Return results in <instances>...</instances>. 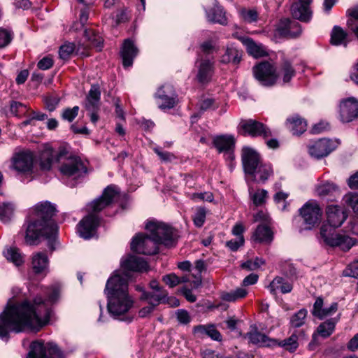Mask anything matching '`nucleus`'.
Here are the masks:
<instances>
[{
	"label": "nucleus",
	"instance_id": "nucleus-24",
	"mask_svg": "<svg viewBox=\"0 0 358 358\" xmlns=\"http://www.w3.org/2000/svg\"><path fill=\"white\" fill-rule=\"evenodd\" d=\"M247 337L251 343L262 347H274L276 343L275 339L261 333L257 327L252 328L248 332Z\"/></svg>",
	"mask_w": 358,
	"mask_h": 358
},
{
	"label": "nucleus",
	"instance_id": "nucleus-57",
	"mask_svg": "<svg viewBox=\"0 0 358 358\" xmlns=\"http://www.w3.org/2000/svg\"><path fill=\"white\" fill-rule=\"evenodd\" d=\"M163 282L169 287H174L181 283V280L175 273H170L162 277Z\"/></svg>",
	"mask_w": 358,
	"mask_h": 358
},
{
	"label": "nucleus",
	"instance_id": "nucleus-54",
	"mask_svg": "<svg viewBox=\"0 0 358 358\" xmlns=\"http://www.w3.org/2000/svg\"><path fill=\"white\" fill-rule=\"evenodd\" d=\"M79 110L80 108L78 106H76L72 108H66L62 111V118L64 120L71 122L78 115Z\"/></svg>",
	"mask_w": 358,
	"mask_h": 358
},
{
	"label": "nucleus",
	"instance_id": "nucleus-55",
	"mask_svg": "<svg viewBox=\"0 0 358 358\" xmlns=\"http://www.w3.org/2000/svg\"><path fill=\"white\" fill-rule=\"evenodd\" d=\"M46 108L49 111H53L55 110L57 106L59 104L60 99L56 95H49L45 96L43 99Z\"/></svg>",
	"mask_w": 358,
	"mask_h": 358
},
{
	"label": "nucleus",
	"instance_id": "nucleus-36",
	"mask_svg": "<svg viewBox=\"0 0 358 358\" xmlns=\"http://www.w3.org/2000/svg\"><path fill=\"white\" fill-rule=\"evenodd\" d=\"M287 124L293 134L299 135L306 130V122L298 115H294L287 118Z\"/></svg>",
	"mask_w": 358,
	"mask_h": 358
},
{
	"label": "nucleus",
	"instance_id": "nucleus-62",
	"mask_svg": "<svg viewBox=\"0 0 358 358\" xmlns=\"http://www.w3.org/2000/svg\"><path fill=\"white\" fill-rule=\"evenodd\" d=\"M155 152L159 156L160 159L164 162L172 161L175 158L174 155L169 152H164L159 148H154Z\"/></svg>",
	"mask_w": 358,
	"mask_h": 358
},
{
	"label": "nucleus",
	"instance_id": "nucleus-14",
	"mask_svg": "<svg viewBox=\"0 0 358 358\" xmlns=\"http://www.w3.org/2000/svg\"><path fill=\"white\" fill-rule=\"evenodd\" d=\"M155 97L159 108L165 110L173 108L177 103V94L171 85H164L157 90Z\"/></svg>",
	"mask_w": 358,
	"mask_h": 358
},
{
	"label": "nucleus",
	"instance_id": "nucleus-64",
	"mask_svg": "<svg viewBox=\"0 0 358 358\" xmlns=\"http://www.w3.org/2000/svg\"><path fill=\"white\" fill-rule=\"evenodd\" d=\"M244 243L243 236H240L238 240H231L227 242L226 245L232 251H236Z\"/></svg>",
	"mask_w": 358,
	"mask_h": 358
},
{
	"label": "nucleus",
	"instance_id": "nucleus-7",
	"mask_svg": "<svg viewBox=\"0 0 358 358\" xmlns=\"http://www.w3.org/2000/svg\"><path fill=\"white\" fill-rule=\"evenodd\" d=\"M27 358H64L57 345L52 343H44L42 341H36L31 343L30 351Z\"/></svg>",
	"mask_w": 358,
	"mask_h": 358
},
{
	"label": "nucleus",
	"instance_id": "nucleus-41",
	"mask_svg": "<svg viewBox=\"0 0 358 358\" xmlns=\"http://www.w3.org/2000/svg\"><path fill=\"white\" fill-rule=\"evenodd\" d=\"M242 54L234 48H227L225 52L222 55L220 62L222 64H229L232 62L234 64H238L241 59Z\"/></svg>",
	"mask_w": 358,
	"mask_h": 358
},
{
	"label": "nucleus",
	"instance_id": "nucleus-13",
	"mask_svg": "<svg viewBox=\"0 0 358 358\" xmlns=\"http://www.w3.org/2000/svg\"><path fill=\"white\" fill-rule=\"evenodd\" d=\"M255 78L264 86L273 85L278 80L276 69L268 62H262L253 67Z\"/></svg>",
	"mask_w": 358,
	"mask_h": 358
},
{
	"label": "nucleus",
	"instance_id": "nucleus-31",
	"mask_svg": "<svg viewBox=\"0 0 358 358\" xmlns=\"http://www.w3.org/2000/svg\"><path fill=\"white\" fill-rule=\"evenodd\" d=\"M292 288V285L290 282L280 276L275 277L268 286L269 292L273 295H276L278 290L282 294L289 293Z\"/></svg>",
	"mask_w": 358,
	"mask_h": 358
},
{
	"label": "nucleus",
	"instance_id": "nucleus-22",
	"mask_svg": "<svg viewBox=\"0 0 358 358\" xmlns=\"http://www.w3.org/2000/svg\"><path fill=\"white\" fill-rule=\"evenodd\" d=\"M138 50L131 39L127 38L124 41L120 55L124 68L132 66L133 60L138 55Z\"/></svg>",
	"mask_w": 358,
	"mask_h": 358
},
{
	"label": "nucleus",
	"instance_id": "nucleus-4",
	"mask_svg": "<svg viewBox=\"0 0 358 358\" xmlns=\"http://www.w3.org/2000/svg\"><path fill=\"white\" fill-rule=\"evenodd\" d=\"M119 197V188L111 185L103 190L100 197L87 206L88 215L83 217L77 226L78 232L80 237L90 239L95 235L100 222L97 213L115 202Z\"/></svg>",
	"mask_w": 358,
	"mask_h": 358
},
{
	"label": "nucleus",
	"instance_id": "nucleus-52",
	"mask_svg": "<svg viewBox=\"0 0 358 358\" xmlns=\"http://www.w3.org/2000/svg\"><path fill=\"white\" fill-rule=\"evenodd\" d=\"M27 110V106L19 101H11L10 102L9 110L10 114L14 116H22L26 113Z\"/></svg>",
	"mask_w": 358,
	"mask_h": 358
},
{
	"label": "nucleus",
	"instance_id": "nucleus-38",
	"mask_svg": "<svg viewBox=\"0 0 358 358\" xmlns=\"http://www.w3.org/2000/svg\"><path fill=\"white\" fill-rule=\"evenodd\" d=\"M253 238L258 243H270L273 240V233L268 226L260 224L256 229Z\"/></svg>",
	"mask_w": 358,
	"mask_h": 358
},
{
	"label": "nucleus",
	"instance_id": "nucleus-28",
	"mask_svg": "<svg viewBox=\"0 0 358 358\" xmlns=\"http://www.w3.org/2000/svg\"><path fill=\"white\" fill-rule=\"evenodd\" d=\"M296 75V71L292 63L287 59H283L276 70L278 79H282L283 83H288Z\"/></svg>",
	"mask_w": 358,
	"mask_h": 358
},
{
	"label": "nucleus",
	"instance_id": "nucleus-2",
	"mask_svg": "<svg viewBox=\"0 0 358 358\" xmlns=\"http://www.w3.org/2000/svg\"><path fill=\"white\" fill-rule=\"evenodd\" d=\"M56 208L49 201L37 203L29 220L27 221L25 242L29 245H37L40 238L48 240V246L55 250L57 234V225L51 220L55 215Z\"/></svg>",
	"mask_w": 358,
	"mask_h": 358
},
{
	"label": "nucleus",
	"instance_id": "nucleus-6",
	"mask_svg": "<svg viewBox=\"0 0 358 358\" xmlns=\"http://www.w3.org/2000/svg\"><path fill=\"white\" fill-rule=\"evenodd\" d=\"M59 171L63 176L78 180L86 175L87 169L79 157L71 156L61 163Z\"/></svg>",
	"mask_w": 358,
	"mask_h": 358
},
{
	"label": "nucleus",
	"instance_id": "nucleus-5",
	"mask_svg": "<svg viewBox=\"0 0 358 358\" xmlns=\"http://www.w3.org/2000/svg\"><path fill=\"white\" fill-rule=\"evenodd\" d=\"M145 228L158 245L163 244L171 247L177 241L176 230L165 223L150 221L146 224Z\"/></svg>",
	"mask_w": 358,
	"mask_h": 358
},
{
	"label": "nucleus",
	"instance_id": "nucleus-53",
	"mask_svg": "<svg viewBox=\"0 0 358 358\" xmlns=\"http://www.w3.org/2000/svg\"><path fill=\"white\" fill-rule=\"evenodd\" d=\"M343 201L345 204L351 207L354 213L358 215V194L348 193L343 197Z\"/></svg>",
	"mask_w": 358,
	"mask_h": 358
},
{
	"label": "nucleus",
	"instance_id": "nucleus-10",
	"mask_svg": "<svg viewBox=\"0 0 358 358\" xmlns=\"http://www.w3.org/2000/svg\"><path fill=\"white\" fill-rule=\"evenodd\" d=\"M131 250L136 253L152 255L157 253L159 248L150 234H138L132 238Z\"/></svg>",
	"mask_w": 358,
	"mask_h": 358
},
{
	"label": "nucleus",
	"instance_id": "nucleus-17",
	"mask_svg": "<svg viewBox=\"0 0 358 358\" xmlns=\"http://www.w3.org/2000/svg\"><path fill=\"white\" fill-rule=\"evenodd\" d=\"M241 158L245 173L255 175V170L261 164L259 155L254 149L245 147L242 149Z\"/></svg>",
	"mask_w": 358,
	"mask_h": 358
},
{
	"label": "nucleus",
	"instance_id": "nucleus-1",
	"mask_svg": "<svg viewBox=\"0 0 358 358\" xmlns=\"http://www.w3.org/2000/svg\"><path fill=\"white\" fill-rule=\"evenodd\" d=\"M60 291L59 285L54 284L43 290L45 299L39 294L32 301L24 300L14 305L8 302L0 315V338H8L10 331H39L49 322L51 306L58 301Z\"/></svg>",
	"mask_w": 358,
	"mask_h": 358
},
{
	"label": "nucleus",
	"instance_id": "nucleus-51",
	"mask_svg": "<svg viewBox=\"0 0 358 358\" xmlns=\"http://www.w3.org/2000/svg\"><path fill=\"white\" fill-rule=\"evenodd\" d=\"M248 294V291L242 287L237 288L236 289L226 293L223 295V299L226 301H236L238 299L244 298Z\"/></svg>",
	"mask_w": 358,
	"mask_h": 358
},
{
	"label": "nucleus",
	"instance_id": "nucleus-48",
	"mask_svg": "<svg viewBox=\"0 0 358 358\" xmlns=\"http://www.w3.org/2000/svg\"><path fill=\"white\" fill-rule=\"evenodd\" d=\"M308 311L305 308L300 309L294 313L290 318V325L293 328H299L302 327L306 320Z\"/></svg>",
	"mask_w": 358,
	"mask_h": 358
},
{
	"label": "nucleus",
	"instance_id": "nucleus-32",
	"mask_svg": "<svg viewBox=\"0 0 358 358\" xmlns=\"http://www.w3.org/2000/svg\"><path fill=\"white\" fill-rule=\"evenodd\" d=\"M299 336H303V331H294L289 338L282 341L275 339V346H279L289 352H294L299 347L298 339Z\"/></svg>",
	"mask_w": 358,
	"mask_h": 358
},
{
	"label": "nucleus",
	"instance_id": "nucleus-56",
	"mask_svg": "<svg viewBox=\"0 0 358 358\" xmlns=\"http://www.w3.org/2000/svg\"><path fill=\"white\" fill-rule=\"evenodd\" d=\"M75 45L73 43H66L62 45L59 50V55L61 59H67L70 55L73 52Z\"/></svg>",
	"mask_w": 358,
	"mask_h": 358
},
{
	"label": "nucleus",
	"instance_id": "nucleus-25",
	"mask_svg": "<svg viewBox=\"0 0 358 358\" xmlns=\"http://www.w3.org/2000/svg\"><path fill=\"white\" fill-rule=\"evenodd\" d=\"M49 260L45 252L34 253L31 257V268L36 274L46 275L48 272Z\"/></svg>",
	"mask_w": 358,
	"mask_h": 358
},
{
	"label": "nucleus",
	"instance_id": "nucleus-20",
	"mask_svg": "<svg viewBox=\"0 0 358 358\" xmlns=\"http://www.w3.org/2000/svg\"><path fill=\"white\" fill-rule=\"evenodd\" d=\"M122 273L129 275L130 271L144 272L148 270V264L143 258L129 255L121 262Z\"/></svg>",
	"mask_w": 358,
	"mask_h": 358
},
{
	"label": "nucleus",
	"instance_id": "nucleus-3",
	"mask_svg": "<svg viewBox=\"0 0 358 358\" xmlns=\"http://www.w3.org/2000/svg\"><path fill=\"white\" fill-rule=\"evenodd\" d=\"M326 213L329 224H323L320 227L318 237L320 241L332 248L338 247L343 251H348L358 243L356 238L335 231V228L341 226L348 217L347 212L343 208L331 205L327 207Z\"/></svg>",
	"mask_w": 358,
	"mask_h": 358
},
{
	"label": "nucleus",
	"instance_id": "nucleus-30",
	"mask_svg": "<svg viewBox=\"0 0 358 358\" xmlns=\"http://www.w3.org/2000/svg\"><path fill=\"white\" fill-rule=\"evenodd\" d=\"M101 90L99 85H92L86 97V110L99 109Z\"/></svg>",
	"mask_w": 358,
	"mask_h": 358
},
{
	"label": "nucleus",
	"instance_id": "nucleus-34",
	"mask_svg": "<svg viewBox=\"0 0 358 358\" xmlns=\"http://www.w3.org/2000/svg\"><path fill=\"white\" fill-rule=\"evenodd\" d=\"M193 332L198 336L206 335L214 341H220L222 335L213 325H198L194 327Z\"/></svg>",
	"mask_w": 358,
	"mask_h": 358
},
{
	"label": "nucleus",
	"instance_id": "nucleus-49",
	"mask_svg": "<svg viewBox=\"0 0 358 358\" xmlns=\"http://www.w3.org/2000/svg\"><path fill=\"white\" fill-rule=\"evenodd\" d=\"M14 212V206L10 203H3L0 205V220L7 223L10 221Z\"/></svg>",
	"mask_w": 358,
	"mask_h": 358
},
{
	"label": "nucleus",
	"instance_id": "nucleus-43",
	"mask_svg": "<svg viewBox=\"0 0 358 358\" xmlns=\"http://www.w3.org/2000/svg\"><path fill=\"white\" fill-rule=\"evenodd\" d=\"M84 35L86 39L90 43V45L100 51L103 48V39L99 34L95 32L93 29H85Z\"/></svg>",
	"mask_w": 358,
	"mask_h": 358
},
{
	"label": "nucleus",
	"instance_id": "nucleus-42",
	"mask_svg": "<svg viewBox=\"0 0 358 358\" xmlns=\"http://www.w3.org/2000/svg\"><path fill=\"white\" fill-rule=\"evenodd\" d=\"M331 43L335 45H347V33L340 27L335 26L331 36Z\"/></svg>",
	"mask_w": 358,
	"mask_h": 358
},
{
	"label": "nucleus",
	"instance_id": "nucleus-47",
	"mask_svg": "<svg viewBox=\"0 0 358 358\" xmlns=\"http://www.w3.org/2000/svg\"><path fill=\"white\" fill-rule=\"evenodd\" d=\"M238 15L242 20L250 24L257 22L259 19V13L254 8H242L239 10Z\"/></svg>",
	"mask_w": 358,
	"mask_h": 358
},
{
	"label": "nucleus",
	"instance_id": "nucleus-37",
	"mask_svg": "<svg viewBox=\"0 0 358 358\" xmlns=\"http://www.w3.org/2000/svg\"><path fill=\"white\" fill-rule=\"evenodd\" d=\"M341 314H338L337 317L329 319L324 322L321 323L317 327V333L320 336L323 338H327L332 334L334 331L336 324L339 321Z\"/></svg>",
	"mask_w": 358,
	"mask_h": 358
},
{
	"label": "nucleus",
	"instance_id": "nucleus-11",
	"mask_svg": "<svg viewBox=\"0 0 358 358\" xmlns=\"http://www.w3.org/2000/svg\"><path fill=\"white\" fill-rule=\"evenodd\" d=\"M108 298V310L113 317L124 315L132 308L134 301L129 295L110 296Z\"/></svg>",
	"mask_w": 358,
	"mask_h": 358
},
{
	"label": "nucleus",
	"instance_id": "nucleus-21",
	"mask_svg": "<svg viewBox=\"0 0 358 358\" xmlns=\"http://www.w3.org/2000/svg\"><path fill=\"white\" fill-rule=\"evenodd\" d=\"M278 34L284 37H297L301 33L300 24L289 19L281 20L276 28Z\"/></svg>",
	"mask_w": 358,
	"mask_h": 358
},
{
	"label": "nucleus",
	"instance_id": "nucleus-19",
	"mask_svg": "<svg viewBox=\"0 0 358 358\" xmlns=\"http://www.w3.org/2000/svg\"><path fill=\"white\" fill-rule=\"evenodd\" d=\"M340 116L343 122L352 121L358 116V100L350 97L343 101L340 104Z\"/></svg>",
	"mask_w": 358,
	"mask_h": 358
},
{
	"label": "nucleus",
	"instance_id": "nucleus-60",
	"mask_svg": "<svg viewBox=\"0 0 358 358\" xmlns=\"http://www.w3.org/2000/svg\"><path fill=\"white\" fill-rule=\"evenodd\" d=\"M176 315L178 322L181 324H187L191 322V317L186 310H177Z\"/></svg>",
	"mask_w": 358,
	"mask_h": 358
},
{
	"label": "nucleus",
	"instance_id": "nucleus-40",
	"mask_svg": "<svg viewBox=\"0 0 358 358\" xmlns=\"http://www.w3.org/2000/svg\"><path fill=\"white\" fill-rule=\"evenodd\" d=\"M54 150L50 147H45L40 154V166L43 170H50L54 160Z\"/></svg>",
	"mask_w": 358,
	"mask_h": 358
},
{
	"label": "nucleus",
	"instance_id": "nucleus-39",
	"mask_svg": "<svg viewBox=\"0 0 358 358\" xmlns=\"http://www.w3.org/2000/svg\"><path fill=\"white\" fill-rule=\"evenodd\" d=\"M273 169L269 164L261 163L255 170V175H252L257 182H265L268 178L273 175Z\"/></svg>",
	"mask_w": 358,
	"mask_h": 358
},
{
	"label": "nucleus",
	"instance_id": "nucleus-9",
	"mask_svg": "<svg viewBox=\"0 0 358 358\" xmlns=\"http://www.w3.org/2000/svg\"><path fill=\"white\" fill-rule=\"evenodd\" d=\"M305 229L310 230L317 227L322 220V211L315 201H308L300 209Z\"/></svg>",
	"mask_w": 358,
	"mask_h": 358
},
{
	"label": "nucleus",
	"instance_id": "nucleus-50",
	"mask_svg": "<svg viewBox=\"0 0 358 358\" xmlns=\"http://www.w3.org/2000/svg\"><path fill=\"white\" fill-rule=\"evenodd\" d=\"M250 196L256 206H259L266 203L268 198V192L264 189H259L255 192L250 191Z\"/></svg>",
	"mask_w": 358,
	"mask_h": 358
},
{
	"label": "nucleus",
	"instance_id": "nucleus-26",
	"mask_svg": "<svg viewBox=\"0 0 358 358\" xmlns=\"http://www.w3.org/2000/svg\"><path fill=\"white\" fill-rule=\"evenodd\" d=\"M310 3L300 1L293 3L291 8L293 17L302 22H308L312 17V11L309 7Z\"/></svg>",
	"mask_w": 358,
	"mask_h": 358
},
{
	"label": "nucleus",
	"instance_id": "nucleus-35",
	"mask_svg": "<svg viewBox=\"0 0 358 358\" xmlns=\"http://www.w3.org/2000/svg\"><path fill=\"white\" fill-rule=\"evenodd\" d=\"M168 293L166 291H161L156 292H148L145 291L143 292V294L140 296L141 300H146L149 304L154 306H157L161 303H165V300Z\"/></svg>",
	"mask_w": 358,
	"mask_h": 358
},
{
	"label": "nucleus",
	"instance_id": "nucleus-12",
	"mask_svg": "<svg viewBox=\"0 0 358 358\" xmlns=\"http://www.w3.org/2000/svg\"><path fill=\"white\" fill-rule=\"evenodd\" d=\"M238 131L244 136H262L266 138L272 135L271 130L266 125L252 119L242 120L238 124Z\"/></svg>",
	"mask_w": 358,
	"mask_h": 358
},
{
	"label": "nucleus",
	"instance_id": "nucleus-18",
	"mask_svg": "<svg viewBox=\"0 0 358 358\" xmlns=\"http://www.w3.org/2000/svg\"><path fill=\"white\" fill-rule=\"evenodd\" d=\"M235 138L232 135H220L213 138V144L219 153H224L232 160L234 159V150Z\"/></svg>",
	"mask_w": 358,
	"mask_h": 358
},
{
	"label": "nucleus",
	"instance_id": "nucleus-58",
	"mask_svg": "<svg viewBox=\"0 0 358 358\" xmlns=\"http://www.w3.org/2000/svg\"><path fill=\"white\" fill-rule=\"evenodd\" d=\"M206 211L205 208H199L197 209L193 218L194 224L198 227H202L206 220Z\"/></svg>",
	"mask_w": 358,
	"mask_h": 358
},
{
	"label": "nucleus",
	"instance_id": "nucleus-8",
	"mask_svg": "<svg viewBox=\"0 0 358 358\" xmlns=\"http://www.w3.org/2000/svg\"><path fill=\"white\" fill-rule=\"evenodd\" d=\"M130 278V275L115 271L106 285L105 293L107 296L129 294L128 281Z\"/></svg>",
	"mask_w": 358,
	"mask_h": 358
},
{
	"label": "nucleus",
	"instance_id": "nucleus-27",
	"mask_svg": "<svg viewBox=\"0 0 358 358\" xmlns=\"http://www.w3.org/2000/svg\"><path fill=\"white\" fill-rule=\"evenodd\" d=\"M214 71L213 62L208 59H201L198 66L196 78L199 83H207L213 76Z\"/></svg>",
	"mask_w": 358,
	"mask_h": 358
},
{
	"label": "nucleus",
	"instance_id": "nucleus-45",
	"mask_svg": "<svg viewBox=\"0 0 358 358\" xmlns=\"http://www.w3.org/2000/svg\"><path fill=\"white\" fill-rule=\"evenodd\" d=\"M317 192L320 196H336L338 192V187L334 183L327 182L317 188Z\"/></svg>",
	"mask_w": 358,
	"mask_h": 358
},
{
	"label": "nucleus",
	"instance_id": "nucleus-44",
	"mask_svg": "<svg viewBox=\"0 0 358 358\" xmlns=\"http://www.w3.org/2000/svg\"><path fill=\"white\" fill-rule=\"evenodd\" d=\"M4 256L16 266H20L24 263V256L17 248H9L4 252Z\"/></svg>",
	"mask_w": 358,
	"mask_h": 358
},
{
	"label": "nucleus",
	"instance_id": "nucleus-46",
	"mask_svg": "<svg viewBox=\"0 0 358 358\" xmlns=\"http://www.w3.org/2000/svg\"><path fill=\"white\" fill-rule=\"evenodd\" d=\"M348 13L350 16L348 20V28L358 38V6L348 9Z\"/></svg>",
	"mask_w": 358,
	"mask_h": 358
},
{
	"label": "nucleus",
	"instance_id": "nucleus-33",
	"mask_svg": "<svg viewBox=\"0 0 358 358\" xmlns=\"http://www.w3.org/2000/svg\"><path fill=\"white\" fill-rule=\"evenodd\" d=\"M208 20L213 23H218L222 25L227 24V18L224 8L220 6H215L212 9L206 12Z\"/></svg>",
	"mask_w": 358,
	"mask_h": 358
},
{
	"label": "nucleus",
	"instance_id": "nucleus-29",
	"mask_svg": "<svg viewBox=\"0 0 358 358\" xmlns=\"http://www.w3.org/2000/svg\"><path fill=\"white\" fill-rule=\"evenodd\" d=\"M240 40L245 46L248 54L252 57L259 58L266 55V51L262 44L255 43L252 38L248 37H243Z\"/></svg>",
	"mask_w": 358,
	"mask_h": 358
},
{
	"label": "nucleus",
	"instance_id": "nucleus-23",
	"mask_svg": "<svg viewBox=\"0 0 358 358\" xmlns=\"http://www.w3.org/2000/svg\"><path fill=\"white\" fill-rule=\"evenodd\" d=\"M323 305L324 300L320 296L316 299L313 304L312 314L320 320L331 316L338 310V304L336 302L332 303L329 307L327 308H323Z\"/></svg>",
	"mask_w": 358,
	"mask_h": 358
},
{
	"label": "nucleus",
	"instance_id": "nucleus-15",
	"mask_svg": "<svg viewBox=\"0 0 358 358\" xmlns=\"http://www.w3.org/2000/svg\"><path fill=\"white\" fill-rule=\"evenodd\" d=\"M34 155L29 150L15 152L11 159V167L18 173H27L32 171Z\"/></svg>",
	"mask_w": 358,
	"mask_h": 358
},
{
	"label": "nucleus",
	"instance_id": "nucleus-61",
	"mask_svg": "<svg viewBox=\"0 0 358 358\" xmlns=\"http://www.w3.org/2000/svg\"><path fill=\"white\" fill-rule=\"evenodd\" d=\"M344 275L352 278H358V261L350 264L344 271Z\"/></svg>",
	"mask_w": 358,
	"mask_h": 358
},
{
	"label": "nucleus",
	"instance_id": "nucleus-59",
	"mask_svg": "<svg viewBox=\"0 0 358 358\" xmlns=\"http://www.w3.org/2000/svg\"><path fill=\"white\" fill-rule=\"evenodd\" d=\"M12 38L13 34L11 31L0 28V48L9 44Z\"/></svg>",
	"mask_w": 358,
	"mask_h": 358
},
{
	"label": "nucleus",
	"instance_id": "nucleus-16",
	"mask_svg": "<svg viewBox=\"0 0 358 358\" xmlns=\"http://www.w3.org/2000/svg\"><path fill=\"white\" fill-rule=\"evenodd\" d=\"M336 144L334 141L322 138L313 142L308 146V152L315 159H321L329 155L335 148Z\"/></svg>",
	"mask_w": 358,
	"mask_h": 358
},
{
	"label": "nucleus",
	"instance_id": "nucleus-63",
	"mask_svg": "<svg viewBox=\"0 0 358 358\" xmlns=\"http://www.w3.org/2000/svg\"><path fill=\"white\" fill-rule=\"evenodd\" d=\"M53 65V59L51 57L47 56L38 62V67L41 70H48Z\"/></svg>",
	"mask_w": 358,
	"mask_h": 358
}]
</instances>
